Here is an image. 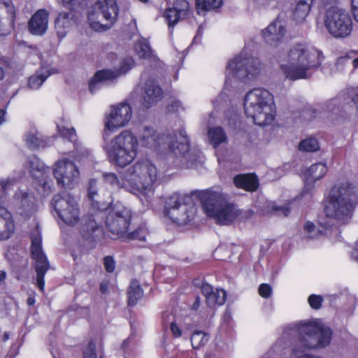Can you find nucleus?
<instances>
[{
  "label": "nucleus",
  "mask_w": 358,
  "mask_h": 358,
  "mask_svg": "<svg viewBox=\"0 0 358 358\" xmlns=\"http://www.w3.org/2000/svg\"><path fill=\"white\" fill-rule=\"evenodd\" d=\"M349 94L352 96V101L358 107V93L354 89L348 90Z\"/></svg>",
  "instance_id": "nucleus-57"
},
{
  "label": "nucleus",
  "mask_w": 358,
  "mask_h": 358,
  "mask_svg": "<svg viewBox=\"0 0 358 358\" xmlns=\"http://www.w3.org/2000/svg\"><path fill=\"white\" fill-rule=\"evenodd\" d=\"M342 95H340V97L332 99L328 101L324 104V110L328 113H337L340 110L341 107V101L340 99Z\"/></svg>",
  "instance_id": "nucleus-45"
},
{
  "label": "nucleus",
  "mask_w": 358,
  "mask_h": 358,
  "mask_svg": "<svg viewBox=\"0 0 358 358\" xmlns=\"http://www.w3.org/2000/svg\"><path fill=\"white\" fill-rule=\"evenodd\" d=\"M103 265L106 271L112 273L115 268V262L111 256H106L103 258Z\"/></svg>",
  "instance_id": "nucleus-52"
},
{
  "label": "nucleus",
  "mask_w": 358,
  "mask_h": 358,
  "mask_svg": "<svg viewBox=\"0 0 358 358\" xmlns=\"http://www.w3.org/2000/svg\"><path fill=\"white\" fill-rule=\"evenodd\" d=\"M141 145L152 150L161 148L165 143L168 144L169 152L166 157L169 168H176L183 165L192 166L196 161L197 155L189 151L186 133L180 131L175 136L161 135L154 127L145 126L139 134Z\"/></svg>",
  "instance_id": "nucleus-1"
},
{
  "label": "nucleus",
  "mask_w": 358,
  "mask_h": 358,
  "mask_svg": "<svg viewBox=\"0 0 358 358\" xmlns=\"http://www.w3.org/2000/svg\"><path fill=\"white\" fill-rule=\"evenodd\" d=\"M8 207L13 214L27 218L36 211V200L34 194L20 189L10 200Z\"/></svg>",
  "instance_id": "nucleus-15"
},
{
  "label": "nucleus",
  "mask_w": 358,
  "mask_h": 358,
  "mask_svg": "<svg viewBox=\"0 0 358 358\" xmlns=\"http://www.w3.org/2000/svg\"><path fill=\"white\" fill-rule=\"evenodd\" d=\"M136 52L139 57L141 58H148L152 55L149 43L145 39L138 42L136 47Z\"/></svg>",
  "instance_id": "nucleus-43"
},
{
  "label": "nucleus",
  "mask_w": 358,
  "mask_h": 358,
  "mask_svg": "<svg viewBox=\"0 0 358 358\" xmlns=\"http://www.w3.org/2000/svg\"><path fill=\"white\" fill-rule=\"evenodd\" d=\"M202 294L206 297V303L210 307L215 305L224 304L227 298V293L223 289L215 290L208 283H203L201 287Z\"/></svg>",
  "instance_id": "nucleus-24"
},
{
  "label": "nucleus",
  "mask_w": 358,
  "mask_h": 358,
  "mask_svg": "<svg viewBox=\"0 0 358 358\" xmlns=\"http://www.w3.org/2000/svg\"><path fill=\"white\" fill-rule=\"evenodd\" d=\"M259 294L264 298H268L272 293V288L268 284H262L259 287Z\"/></svg>",
  "instance_id": "nucleus-53"
},
{
  "label": "nucleus",
  "mask_w": 358,
  "mask_h": 358,
  "mask_svg": "<svg viewBox=\"0 0 358 358\" xmlns=\"http://www.w3.org/2000/svg\"><path fill=\"white\" fill-rule=\"evenodd\" d=\"M208 136L211 145L214 148L227 142V136L224 129L220 127H210Z\"/></svg>",
  "instance_id": "nucleus-31"
},
{
  "label": "nucleus",
  "mask_w": 358,
  "mask_h": 358,
  "mask_svg": "<svg viewBox=\"0 0 358 358\" xmlns=\"http://www.w3.org/2000/svg\"><path fill=\"white\" fill-rule=\"evenodd\" d=\"M321 58L320 52L306 44L297 43L278 60L280 71L289 80L306 79L310 77V71L321 64Z\"/></svg>",
  "instance_id": "nucleus-2"
},
{
  "label": "nucleus",
  "mask_w": 358,
  "mask_h": 358,
  "mask_svg": "<svg viewBox=\"0 0 358 358\" xmlns=\"http://www.w3.org/2000/svg\"><path fill=\"white\" fill-rule=\"evenodd\" d=\"M299 334V343L293 348L290 358H322L305 352L306 349L324 348L330 343L332 332L315 321L301 322L293 326Z\"/></svg>",
  "instance_id": "nucleus-4"
},
{
  "label": "nucleus",
  "mask_w": 358,
  "mask_h": 358,
  "mask_svg": "<svg viewBox=\"0 0 358 358\" xmlns=\"http://www.w3.org/2000/svg\"><path fill=\"white\" fill-rule=\"evenodd\" d=\"M109 282L108 280H103L100 283V291L102 294H106L108 292Z\"/></svg>",
  "instance_id": "nucleus-59"
},
{
  "label": "nucleus",
  "mask_w": 358,
  "mask_h": 358,
  "mask_svg": "<svg viewBox=\"0 0 358 358\" xmlns=\"http://www.w3.org/2000/svg\"><path fill=\"white\" fill-rule=\"evenodd\" d=\"M171 271V268L170 267L164 268H163L162 275V276H167L168 273Z\"/></svg>",
  "instance_id": "nucleus-64"
},
{
  "label": "nucleus",
  "mask_w": 358,
  "mask_h": 358,
  "mask_svg": "<svg viewBox=\"0 0 358 358\" xmlns=\"http://www.w3.org/2000/svg\"><path fill=\"white\" fill-rule=\"evenodd\" d=\"M41 236L37 232L31 236V255L36 261V285L38 288L43 291L45 286L44 276L50 268L48 259L44 255L41 247Z\"/></svg>",
  "instance_id": "nucleus-16"
},
{
  "label": "nucleus",
  "mask_w": 358,
  "mask_h": 358,
  "mask_svg": "<svg viewBox=\"0 0 358 358\" xmlns=\"http://www.w3.org/2000/svg\"><path fill=\"white\" fill-rule=\"evenodd\" d=\"M103 176L106 182L109 183L112 186L119 187L122 185L124 187L123 184H120L117 176L113 173H105ZM124 182V181L122 183Z\"/></svg>",
  "instance_id": "nucleus-50"
},
{
  "label": "nucleus",
  "mask_w": 358,
  "mask_h": 358,
  "mask_svg": "<svg viewBox=\"0 0 358 358\" xmlns=\"http://www.w3.org/2000/svg\"><path fill=\"white\" fill-rule=\"evenodd\" d=\"M196 208L193 205H179L176 209L169 211L166 215L172 222L180 225L185 224L190 222L194 217Z\"/></svg>",
  "instance_id": "nucleus-23"
},
{
  "label": "nucleus",
  "mask_w": 358,
  "mask_h": 358,
  "mask_svg": "<svg viewBox=\"0 0 358 358\" xmlns=\"http://www.w3.org/2000/svg\"><path fill=\"white\" fill-rule=\"evenodd\" d=\"M49 12L45 9L37 10L30 18L28 28L30 33L36 36H43L48 27Z\"/></svg>",
  "instance_id": "nucleus-22"
},
{
  "label": "nucleus",
  "mask_w": 358,
  "mask_h": 358,
  "mask_svg": "<svg viewBox=\"0 0 358 358\" xmlns=\"http://www.w3.org/2000/svg\"><path fill=\"white\" fill-rule=\"evenodd\" d=\"M83 358H96V345L90 341L83 350Z\"/></svg>",
  "instance_id": "nucleus-49"
},
{
  "label": "nucleus",
  "mask_w": 358,
  "mask_h": 358,
  "mask_svg": "<svg viewBox=\"0 0 358 358\" xmlns=\"http://www.w3.org/2000/svg\"><path fill=\"white\" fill-rule=\"evenodd\" d=\"M285 29L279 20H275L262 31L265 41L271 45L280 41L284 36Z\"/></svg>",
  "instance_id": "nucleus-26"
},
{
  "label": "nucleus",
  "mask_w": 358,
  "mask_h": 358,
  "mask_svg": "<svg viewBox=\"0 0 358 358\" xmlns=\"http://www.w3.org/2000/svg\"><path fill=\"white\" fill-rule=\"evenodd\" d=\"M52 205L57 216L66 224L75 225L80 220V208L75 198L66 192L54 196Z\"/></svg>",
  "instance_id": "nucleus-11"
},
{
  "label": "nucleus",
  "mask_w": 358,
  "mask_h": 358,
  "mask_svg": "<svg viewBox=\"0 0 358 358\" xmlns=\"http://www.w3.org/2000/svg\"><path fill=\"white\" fill-rule=\"evenodd\" d=\"M143 296V291L138 281L131 282L128 289V303L129 306L135 305Z\"/></svg>",
  "instance_id": "nucleus-36"
},
{
  "label": "nucleus",
  "mask_w": 358,
  "mask_h": 358,
  "mask_svg": "<svg viewBox=\"0 0 358 358\" xmlns=\"http://www.w3.org/2000/svg\"><path fill=\"white\" fill-rule=\"evenodd\" d=\"M100 230V227L99 224L96 222L94 220H90L89 221L86 222L83 227L82 231L83 233L84 236H91L93 234H94L96 231Z\"/></svg>",
  "instance_id": "nucleus-44"
},
{
  "label": "nucleus",
  "mask_w": 358,
  "mask_h": 358,
  "mask_svg": "<svg viewBox=\"0 0 358 358\" xmlns=\"http://www.w3.org/2000/svg\"><path fill=\"white\" fill-rule=\"evenodd\" d=\"M24 141L31 149L45 146L41 134L35 129H31L25 134Z\"/></svg>",
  "instance_id": "nucleus-33"
},
{
  "label": "nucleus",
  "mask_w": 358,
  "mask_h": 358,
  "mask_svg": "<svg viewBox=\"0 0 358 358\" xmlns=\"http://www.w3.org/2000/svg\"><path fill=\"white\" fill-rule=\"evenodd\" d=\"M29 172L33 178H39L43 177L46 173L49 172L48 168L45 167L43 163L36 156H31L28 158Z\"/></svg>",
  "instance_id": "nucleus-30"
},
{
  "label": "nucleus",
  "mask_w": 358,
  "mask_h": 358,
  "mask_svg": "<svg viewBox=\"0 0 358 358\" xmlns=\"http://www.w3.org/2000/svg\"><path fill=\"white\" fill-rule=\"evenodd\" d=\"M58 132L60 135L66 138H68L71 142H75L76 140V131L73 128H66L64 126H57Z\"/></svg>",
  "instance_id": "nucleus-46"
},
{
  "label": "nucleus",
  "mask_w": 358,
  "mask_h": 358,
  "mask_svg": "<svg viewBox=\"0 0 358 358\" xmlns=\"http://www.w3.org/2000/svg\"><path fill=\"white\" fill-rule=\"evenodd\" d=\"M131 219L130 209L122 204H116L108 213L106 219V225L116 238L124 234L129 227Z\"/></svg>",
  "instance_id": "nucleus-13"
},
{
  "label": "nucleus",
  "mask_w": 358,
  "mask_h": 358,
  "mask_svg": "<svg viewBox=\"0 0 358 358\" xmlns=\"http://www.w3.org/2000/svg\"><path fill=\"white\" fill-rule=\"evenodd\" d=\"M162 325L166 329L169 328L174 338H180L182 336V330L175 320L173 315L164 313L162 315Z\"/></svg>",
  "instance_id": "nucleus-32"
},
{
  "label": "nucleus",
  "mask_w": 358,
  "mask_h": 358,
  "mask_svg": "<svg viewBox=\"0 0 358 358\" xmlns=\"http://www.w3.org/2000/svg\"><path fill=\"white\" fill-rule=\"evenodd\" d=\"M124 188L148 201L154 192L153 185L157 180L159 172L150 160H141L129 166L122 174Z\"/></svg>",
  "instance_id": "nucleus-3"
},
{
  "label": "nucleus",
  "mask_w": 358,
  "mask_h": 358,
  "mask_svg": "<svg viewBox=\"0 0 358 358\" xmlns=\"http://www.w3.org/2000/svg\"><path fill=\"white\" fill-rule=\"evenodd\" d=\"M134 60L131 58H125L121 62V65L115 70L103 69L96 73L94 77L90 80L89 89L92 93H94L99 89L102 82L113 80L119 75L126 73L134 66Z\"/></svg>",
  "instance_id": "nucleus-18"
},
{
  "label": "nucleus",
  "mask_w": 358,
  "mask_h": 358,
  "mask_svg": "<svg viewBox=\"0 0 358 358\" xmlns=\"http://www.w3.org/2000/svg\"><path fill=\"white\" fill-rule=\"evenodd\" d=\"M148 231L144 228H138L131 234H128V236L131 239H136L138 241H145Z\"/></svg>",
  "instance_id": "nucleus-48"
},
{
  "label": "nucleus",
  "mask_w": 358,
  "mask_h": 358,
  "mask_svg": "<svg viewBox=\"0 0 358 358\" xmlns=\"http://www.w3.org/2000/svg\"><path fill=\"white\" fill-rule=\"evenodd\" d=\"M244 109L246 115L251 117L255 124L268 125L275 116L274 97L264 88H255L246 94Z\"/></svg>",
  "instance_id": "nucleus-7"
},
{
  "label": "nucleus",
  "mask_w": 358,
  "mask_h": 358,
  "mask_svg": "<svg viewBox=\"0 0 358 358\" xmlns=\"http://www.w3.org/2000/svg\"><path fill=\"white\" fill-rule=\"evenodd\" d=\"M14 230L15 224L11 213L0 205V240L9 238Z\"/></svg>",
  "instance_id": "nucleus-25"
},
{
  "label": "nucleus",
  "mask_w": 358,
  "mask_h": 358,
  "mask_svg": "<svg viewBox=\"0 0 358 358\" xmlns=\"http://www.w3.org/2000/svg\"><path fill=\"white\" fill-rule=\"evenodd\" d=\"M199 199L207 216L221 225H228L238 219L249 216L250 212L243 213L236 205L229 202L220 192L207 189L199 193Z\"/></svg>",
  "instance_id": "nucleus-5"
},
{
  "label": "nucleus",
  "mask_w": 358,
  "mask_h": 358,
  "mask_svg": "<svg viewBox=\"0 0 358 358\" xmlns=\"http://www.w3.org/2000/svg\"><path fill=\"white\" fill-rule=\"evenodd\" d=\"M308 301L311 308L318 309L321 306L322 298L319 295L312 294L308 297Z\"/></svg>",
  "instance_id": "nucleus-51"
},
{
  "label": "nucleus",
  "mask_w": 358,
  "mask_h": 358,
  "mask_svg": "<svg viewBox=\"0 0 358 358\" xmlns=\"http://www.w3.org/2000/svg\"><path fill=\"white\" fill-rule=\"evenodd\" d=\"M163 92L157 82L154 79L148 80L143 85L141 92L142 104L150 108L162 99Z\"/></svg>",
  "instance_id": "nucleus-21"
},
{
  "label": "nucleus",
  "mask_w": 358,
  "mask_h": 358,
  "mask_svg": "<svg viewBox=\"0 0 358 358\" xmlns=\"http://www.w3.org/2000/svg\"><path fill=\"white\" fill-rule=\"evenodd\" d=\"M303 229L308 238H317L320 234L319 230L316 229L315 224L310 222H306L305 223Z\"/></svg>",
  "instance_id": "nucleus-47"
},
{
  "label": "nucleus",
  "mask_w": 358,
  "mask_h": 358,
  "mask_svg": "<svg viewBox=\"0 0 358 358\" xmlns=\"http://www.w3.org/2000/svg\"><path fill=\"white\" fill-rule=\"evenodd\" d=\"M358 202L356 189L348 182L336 184L331 189L325 206L327 217L347 222Z\"/></svg>",
  "instance_id": "nucleus-6"
},
{
  "label": "nucleus",
  "mask_w": 358,
  "mask_h": 358,
  "mask_svg": "<svg viewBox=\"0 0 358 358\" xmlns=\"http://www.w3.org/2000/svg\"><path fill=\"white\" fill-rule=\"evenodd\" d=\"M6 11L8 14V20L13 24L15 17V9L11 0H0V31L2 27V12Z\"/></svg>",
  "instance_id": "nucleus-37"
},
{
  "label": "nucleus",
  "mask_w": 358,
  "mask_h": 358,
  "mask_svg": "<svg viewBox=\"0 0 358 358\" xmlns=\"http://www.w3.org/2000/svg\"><path fill=\"white\" fill-rule=\"evenodd\" d=\"M119 8L115 0H98L88 13L90 27L96 31L110 29L115 23Z\"/></svg>",
  "instance_id": "nucleus-9"
},
{
  "label": "nucleus",
  "mask_w": 358,
  "mask_h": 358,
  "mask_svg": "<svg viewBox=\"0 0 358 358\" xmlns=\"http://www.w3.org/2000/svg\"><path fill=\"white\" fill-rule=\"evenodd\" d=\"M261 64L257 58L243 55L231 59L227 67V76H234L239 80L252 79L260 73Z\"/></svg>",
  "instance_id": "nucleus-12"
},
{
  "label": "nucleus",
  "mask_w": 358,
  "mask_h": 358,
  "mask_svg": "<svg viewBox=\"0 0 358 358\" xmlns=\"http://www.w3.org/2000/svg\"><path fill=\"white\" fill-rule=\"evenodd\" d=\"M190 14L189 4L186 0H176L173 6L168 8L164 13L169 29L173 31V27L180 21L187 18Z\"/></svg>",
  "instance_id": "nucleus-19"
},
{
  "label": "nucleus",
  "mask_w": 358,
  "mask_h": 358,
  "mask_svg": "<svg viewBox=\"0 0 358 358\" xmlns=\"http://www.w3.org/2000/svg\"><path fill=\"white\" fill-rule=\"evenodd\" d=\"M62 4L64 7L71 9L76 4L78 0H62Z\"/></svg>",
  "instance_id": "nucleus-58"
},
{
  "label": "nucleus",
  "mask_w": 358,
  "mask_h": 358,
  "mask_svg": "<svg viewBox=\"0 0 358 358\" xmlns=\"http://www.w3.org/2000/svg\"><path fill=\"white\" fill-rule=\"evenodd\" d=\"M192 346L194 349H199L205 345L208 340L209 336L201 331H196L191 336Z\"/></svg>",
  "instance_id": "nucleus-39"
},
{
  "label": "nucleus",
  "mask_w": 358,
  "mask_h": 358,
  "mask_svg": "<svg viewBox=\"0 0 358 358\" xmlns=\"http://www.w3.org/2000/svg\"><path fill=\"white\" fill-rule=\"evenodd\" d=\"M138 147L136 135L129 130H124L111 140L107 153L113 164L124 167L136 158Z\"/></svg>",
  "instance_id": "nucleus-8"
},
{
  "label": "nucleus",
  "mask_w": 358,
  "mask_h": 358,
  "mask_svg": "<svg viewBox=\"0 0 358 358\" xmlns=\"http://www.w3.org/2000/svg\"><path fill=\"white\" fill-rule=\"evenodd\" d=\"M202 32H203V28L201 26H199L198 30H197V34L196 35V36L194 37V41H195L196 40H197V38H199V36H200L201 34H202Z\"/></svg>",
  "instance_id": "nucleus-62"
},
{
  "label": "nucleus",
  "mask_w": 358,
  "mask_h": 358,
  "mask_svg": "<svg viewBox=\"0 0 358 358\" xmlns=\"http://www.w3.org/2000/svg\"><path fill=\"white\" fill-rule=\"evenodd\" d=\"M222 4V0H196V8L198 14L210 10L220 7Z\"/></svg>",
  "instance_id": "nucleus-38"
},
{
  "label": "nucleus",
  "mask_w": 358,
  "mask_h": 358,
  "mask_svg": "<svg viewBox=\"0 0 358 358\" xmlns=\"http://www.w3.org/2000/svg\"><path fill=\"white\" fill-rule=\"evenodd\" d=\"M313 0H300L294 11V18L297 22L303 21L310 10Z\"/></svg>",
  "instance_id": "nucleus-34"
},
{
  "label": "nucleus",
  "mask_w": 358,
  "mask_h": 358,
  "mask_svg": "<svg viewBox=\"0 0 358 358\" xmlns=\"http://www.w3.org/2000/svg\"><path fill=\"white\" fill-rule=\"evenodd\" d=\"M324 24L334 37H348L352 31V20L349 13L338 6L328 8L324 14Z\"/></svg>",
  "instance_id": "nucleus-10"
},
{
  "label": "nucleus",
  "mask_w": 358,
  "mask_h": 358,
  "mask_svg": "<svg viewBox=\"0 0 358 358\" xmlns=\"http://www.w3.org/2000/svg\"><path fill=\"white\" fill-rule=\"evenodd\" d=\"M234 182L239 188L254 192L258 187V180L253 175H238L234 177Z\"/></svg>",
  "instance_id": "nucleus-29"
},
{
  "label": "nucleus",
  "mask_w": 358,
  "mask_h": 358,
  "mask_svg": "<svg viewBox=\"0 0 358 358\" xmlns=\"http://www.w3.org/2000/svg\"><path fill=\"white\" fill-rule=\"evenodd\" d=\"M271 0H254L255 5L258 9H264L267 8Z\"/></svg>",
  "instance_id": "nucleus-55"
},
{
  "label": "nucleus",
  "mask_w": 358,
  "mask_h": 358,
  "mask_svg": "<svg viewBox=\"0 0 358 358\" xmlns=\"http://www.w3.org/2000/svg\"><path fill=\"white\" fill-rule=\"evenodd\" d=\"M35 179L37 180V183L38 185V189L41 192V194L46 195L51 192L53 182L52 179L48 177V173H46L43 177H40L39 178Z\"/></svg>",
  "instance_id": "nucleus-40"
},
{
  "label": "nucleus",
  "mask_w": 358,
  "mask_h": 358,
  "mask_svg": "<svg viewBox=\"0 0 358 358\" xmlns=\"http://www.w3.org/2000/svg\"><path fill=\"white\" fill-rule=\"evenodd\" d=\"M352 257L358 262V241L355 243L352 249Z\"/></svg>",
  "instance_id": "nucleus-60"
},
{
  "label": "nucleus",
  "mask_w": 358,
  "mask_h": 358,
  "mask_svg": "<svg viewBox=\"0 0 358 358\" xmlns=\"http://www.w3.org/2000/svg\"><path fill=\"white\" fill-rule=\"evenodd\" d=\"M132 116V109L129 104L120 103L112 106L110 111L105 115L104 136H108V132L126 127Z\"/></svg>",
  "instance_id": "nucleus-14"
},
{
  "label": "nucleus",
  "mask_w": 358,
  "mask_h": 358,
  "mask_svg": "<svg viewBox=\"0 0 358 358\" xmlns=\"http://www.w3.org/2000/svg\"><path fill=\"white\" fill-rule=\"evenodd\" d=\"M96 181L95 180H90L88 185V198L92 202V205L97 208H101L99 203V201L96 199L97 196V187Z\"/></svg>",
  "instance_id": "nucleus-42"
},
{
  "label": "nucleus",
  "mask_w": 358,
  "mask_h": 358,
  "mask_svg": "<svg viewBox=\"0 0 358 358\" xmlns=\"http://www.w3.org/2000/svg\"><path fill=\"white\" fill-rule=\"evenodd\" d=\"M185 196L178 193L174 192L167 197L165 201V213L169 214V211L173 209H176L179 205H185Z\"/></svg>",
  "instance_id": "nucleus-35"
},
{
  "label": "nucleus",
  "mask_w": 358,
  "mask_h": 358,
  "mask_svg": "<svg viewBox=\"0 0 358 358\" xmlns=\"http://www.w3.org/2000/svg\"><path fill=\"white\" fill-rule=\"evenodd\" d=\"M273 210L274 211L278 212V214H279V215L280 213H282V215L283 216H285V217L288 216V215L290 213V208L287 206H274L273 207Z\"/></svg>",
  "instance_id": "nucleus-54"
},
{
  "label": "nucleus",
  "mask_w": 358,
  "mask_h": 358,
  "mask_svg": "<svg viewBox=\"0 0 358 358\" xmlns=\"http://www.w3.org/2000/svg\"><path fill=\"white\" fill-rule=\"evenodd\" d=\"M327 172V166L324 163H315L311 165L305 172V186L312 185L316 180L322 178Z\"/></svg>",
  "instance_id": "nucleus-27"
},
{
  "label": "nucleus",
  "mask_w": 358,
  "mask_h": 358,
  "mask_svg": "<svg viewBox=\"0 0 358 358\" xmlns=\"http://www.w3.org/2000/svg\"><path fill=\"white\" fill-rule=\"evenodd\" d=\"M299 149L306 152L317 151L319 149L317 140L315 138H306L300 142Z\"/></svg>",
  "instance_id": "nucleus-41"
},
{
  "label": "nucleus",
  "mask_w": 358,
  "mask_h": 358,
  "mask_svg": "<svg viewBox=\"0 0 358 358\" xmlns=\"http://www.w3.org/2000/svg\"><path fill=\"white\" fill-rule=\"evenodd\" d=\"M5 114L6 111L4 110H0V124H1L4 121Z\"/></svg>",
  "instance_id": "nucleus-63"
},
{
  "label": "nucleus",
  "mask_w": 358,
  "mask_h": 358,
  "mask_svg": "<svg viewBox=\"0 0 358 358\" xmlns=\"http://www.w3.org/2000/svg\"><path fill=\"white\" fill-rule=\"evenodd\" d=\"M352 13L355 21L358 23V0H351Z\"/></svg>",
  "instance_id": "nucleus-56"
},
{
  "label": "nucleus",
  "mask_w": 358,
  "mask_h": 358,
  "mask_svg": "<svg viewBox=\"0 0 358 358\" xmlns=\"http://www.w3.org/2000/svg\"><path fill=\"white\" fill-rule=\"evenodd\" d=\"M55 69L42 66L40 70L36 72L29 79V87L31 90L38 89L43 82L52 74L56 73Z\"/></svg>",
  "instance_id": "nucleus-28"
},
{
  "label": "nucleus",
  "mask_w": 358,
  "mask_h": 358,
  "mask_svg": "<svg viewBox=\"0 0 358 358\" xmlns=\"http://www.w3.org/2000/svg\"><path fill=\"white\" fill-rule=\"evenodd\" d=\"M27 303L29 306H33L35 303V299L34 296H29Z\"/></svg>",
  "instance_id": "nucleus-61"
},
{
  "label": "nucleus",
  "mask_w": 358,
  "mask_h": 358,
  "mask_svg": "<svg viewBox=\"0 0 358 358\" xmlns=\"http://www.w3.org/2000/svg\"><path fill=\"white\" fill-rule=\"evenodd\" d=\"M76 24V13L73 9L61 11L55 20V29L59 38L63 39Z\"/></svg>",
  "instance_id": "nucleus-20"
},
{
  "label": "nucleus",
  "mask_w": 358,
  "mask_h": 358,
  "mask_svg": "<svg viewBox=\"0 0 358 358\" xmlns=\"http://www.w3.org/2000/svg\"><path fill=\"white\" fill-rule=\"evenodd\" d=\"M54 176L59 185L71 187L77 182L79 171L74 163L68 159L57 162L53 169Z\"/></svg>",
  "instance_id": "nucleus-17"
}]
</instances>
